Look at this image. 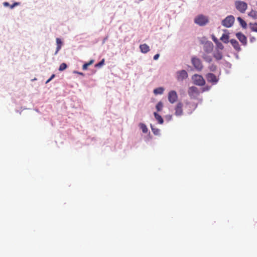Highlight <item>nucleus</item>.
I'll return each instance as SVG.
<instances>
[{
	"mask_svg": "<svg viewBox=\"0 0 257 257\" xmlns=\"http://www.w3.org/2000/svg\"><path fill=\"white\" fill-rule=\"evenodd\" d=\"M140 49L142 53H147L150 51L149 46L146 44H143L140 45Z\"/></svg>",
	"mask_w": 257,
	"mask_h": 257,
	"instance_id": "ddd939ff",
	"label": "nucleus"
},
{
	"mask_svg": "<svg viewBox=\"0 0 257 257\" xmlns=\"http://www.w3.org/2000/svg\"><path fill=\"white\" fill-rule=\"evenodd\" d=\"M213 39V41H214L216 44H217V43H218V42H219V41H218V40H217L216 38H215L214 37H213V39Z\"/></svg>",
	"mask_w": 257,
	"mask_h": 257,
	"instance_id": "72a5a7b5",
	"label": "nucleus"
},
{
	"mask_svg": "<svg viewBox=\"0 0 257 257\" xmlns=\"http://www.w3.org/2000/svg\"><path fill=\"white\" fill-rule=\"evenodd\" d=\"M187 77L188 73L184 70L179 71L177 72V79L179 81H182Z\"/></svg>",
	"mask_w": 257,
	"mask_h": 257,
	"instance_id": "0eeeda50",
	"label": "nucleus"
},
{
	"mask_svg": "<svg viewBox=\"0 0 257 257\" xmlns=\"http://www.w3.org/2000/svg\"><path fill=\"white\" fill-rule=\"evenodd\" d=\"M51 80H52V79H50V78L49 79H48V80L46 81V83H49V82Z\"/></svg>",
	"mask_w": 257,
	"mask_h": 257,
	"instance_id": "58836bf2",
	"label": "nucleus"
},
{
	"mask_svg": "<svg viewBox=\"0 0 257 257\" xmlns=\"http://www.w3.org/2000/svg\"><path fill=\"white\" fill-rule=\"evenodd\" d=\"M56 43H57V50L55 52V54H56L58 53V52L61 49V46L62 45V42L61 40H60V39H59V38L56 39Z\"/></svg>",
	"mask_w": 257,
	"mask_h": 257,
	"instance_id": "6ab92c4d",
	"label": "nucleus"
},
{
	"mask_svg": "<svg viewBox=\"0 0 257 257\" xmlns=\"http://www.w3.org/2000/svg\"><path fill=\"white\" fill-rule=\"evenodd\" d=\"M183 104L181 102L177 103L175 107V115L180 116L183 114Z\"/></svg>",
	"mask_w": 257,
	"mask_h": 257,
	"instance_id": "f8f14e48",
	"label": "nucleus"
},
{
	"mask_svg": "<svg viewBox=\"0 0 257 257\" xmlns=\"http://www.w3.org/2000/svg\"><path fill=\"white\" fill-rule=\"evenodd\" d=\"M152 130L153 133L155 135H158L160 133V130L158 129V128H153V127H152Z\"/></svg>",
	"mask_w": 257,
	"mask_h": 257,
	"instance_id": "c85d7f7f",
	"label": "nucleus"
},
{
	"mask_svg": "<svg viewBox=\"0 0 257 257\" xmlns=\"http://www.w3.org/2000/svg\"><path fill=\"white\" fill-rule=\"evenodd\" d=\"M139 125H140V128L142 129V131H143V132L144 133H147V132H148V128H147V126L145 124H144L143 123H140Z\"/></svg>",
	"mask_w": 257,
	"mask_h": 257,
	"instance_id": "5701e85b",
	"label": "nucleus"
},
{
	"mask_svg": "<svg viewBox=\"0 0 257 257\" xmlns=\"http://www.w3.org/2000/svg\"><path fill=\"white\" fill-rule=\"evenodd\" d=\"M234 17L230 15L226 17L221 22L222 25L226 28L231 27L234 22Z\"/></svg>",
	"mask_w": 257,
	"mask_h": 257,
	"instance_id": "f03ea898",
	"label": "nucleus"
},
{
	"mask_svg": "<svg viewBox=\"0 0 257 257\" xmlns=\"http://www.w3.org/2000/svg\"><path fill=\"white\" fill-rule=\"evenodd\" d=\"M156 109L158 111H160L162 110L163 107V104L161 101H159L156 105Z\"/></svg>",
	"mask_w": 257,
	"mask_h": 257,
	"instance_id": "b1692460",
	"label": "nucleus"
},
{
	"mask_svg": "<svg viewBox=\"0 0 257 257\" xmlns=\"http://www.w3.org/2000/svg\"><path fill=\"white\" fill-rule=\"evenodd\" d=\"M248 16L254 19H257V11L251 10L248 14Z\"/></svg>",
	"mask_w": 257,
	"mask_h": 257,
	"instance_id": "a211bd4d",
	"label": "nucleus"
},
{
	"mask_svg": "<svg viewBox=\"0 0 257 257\" xmlns=\"http://www.w3.org/2000/svg\"><path fill=\"white\" fill-rule=\"evenodd\" d=\"M67 67V66L66 64L65 63H63L60 65L59 68V70L60 71H62L64 70L65 69H66Z\"/></svg>",
	"mask_w": 257,
	"mask_h": 257,
	"instance_id": "cd10ccee",
	"label": "nucleus"
},
{
	"mask_svg": "<svg viewBox=\"0 0 257 257\" xmlns=\"http://www.w3.org/2000/svg\"><path fill=\"white\" fill-rule=\"evenodd\" d=\"M192 80L195 84L199 86H203L205 84V81L203 77L200 75L195 74L192 77Z\"/></svg>",
	"mask_w": 257,
	"mask_h": 257,
	"instance_id": "20e7f679",
	"label": "nucleus"
},
{
	"mask_svg": "<svg viewBox=\"0 0 257 257\" xmlns=\"http://www.w3.org/2000/svg\"><path fill=\"white\" fill-rule=\"evenodd\" d=\"M208 22V18L203 15H198L194 19L195 23L200 26H203L206 25Z\"/></svg>",
	"mask_w": 257,
	"mask_h": 257,
	"instance_id": "f257e3e1",
	"label": "nucleus"
},
{
	"mask_svg": "<svg viewBox=\"0 0 257 257\" xmlns=\"http://www.w3.org/2000/svg\"><path fill=\"white\" fill-rule=\"evenodd\" d=\"M220 40L224 43H228L229 42V36L227 34H223L220 38Z\"/></svg>",
	"mask_w": 257,
	"mask_h": 257,
	"instance_id": "aec40b11",
	"label": "nucleus"
},
{
	"mask_svg": "<svg viewBox=\"0 0 257 257\" xmlns=\"http://www.w3.org/2000/svg\"><path fill=\"white\" fill-rule=\"evenodd\" d=\"M202 58L207 62L210 63L212 60V57L209 54L204 53L202 55Z\"/></svg>",
	"mask_w": 257,
	"mask_h": 257,
	"instance_id": "2eb2a0df",
	"label": "nucleus"
},
{
	"mask_svg": "<svg viewBox=\"0 0 257 257\" xmlns=\"http://www.w3.org/2000/svg\"><path fill=\"white\" fill-rule=\"evenodd\" d=\"M164 91V89L163 87H158L154 90V93L155 94H162Z\"/></svg>",
	"mask_w": 257,
	"mask_h": 257,
	"instance_id": "412c9836",
	"label": "nucleus"
},
{
	"mask_svg": "<svg viewBox=\"0 0 257 257\" xmlns=\"http://www.w3.org/2000/svg\"><path fill=\"white\" fill-rule=\"evenodd\" d=\"M213 45L211 42L206 43L203 46V50L205 53H211L213 49Z\"/></svg>",
	"mask_w": 257,
	"mask_h": 257,
	"instance_id": "9d476101",
	"label": "nucleus"
},
{
	"mask_svg": "<svg viewBox=\"0 0 257 257\" xmlns=\"http://www.w3.org/2000/svg\"><path fill=\"white\" fill-rule=\"evenodd\" d=\"M216 45L218 48H219V49H220L221 50L223 49L224 48L223 45L219 42L216 44Z\"/></svg>",
	"mask_w": 257,
	"mask_h": 257,
	"instance_id": "7c9ffc66",
	"label": "nucleus"
},
{
	"mask_svg": "<svg viewBox=\"0 0 257 257\" xmlns=\"http://www.w3.org/2000/svg\"><path fill=\"white\" fill-rule=\"evenodd\" d=\"M213 57L216 59V60H220L222 58V55L221 52L219 51H217L214 53Z\"/></svg>",
	"mask_w": 257,
	"mask_h": 257,
	"instance_id": "f3484780",
	"label": "nucleus"
},
{
	"mask_svg": "<svg viewBox=\"0 0 257 257\" xmlns=\"http://www.w3.org/2000/svg\"><path fill=\"white\" fill-rule=\"evenodd\" d=\"M207 81L212 84L214 85L217 84L219 81V77L216 76L214 74L208 73L205 75Z\"/></svg>",
	"mask_w": 257,
	"mask_h": 257,
	"instance_id": "423d86ee",
	"label": "nucleus"
},
{
	"mask_svg": "<svg viewBox=\"0 0 257 257\" xmlns=\"http://www.w3.org/2000/svg\"><path fill=\"white\" fill-rule=\"evenodd\" d=\"M104 62V60L102 59L100 62H99L98 63L96 64L95 66L96 67H99V66H102V65H103Z\"/></svg>",
	"mask_w": 257,
	"mask_h": 257,
	"instance_id": "c756f323",
	"label": "nucleus"
},
{
	"mask_svg": "<svg viewBox=\"0 0 257 257\" xmlns=\"http://www.w3.org/2000/svg\"><path fill=\"white\" fill-rule=\"evenodd\" d=\"M188 94L190 97H195L199 95V91L196 87L192 86L189 88Z\"/></svg>",
	"mask_w": 257,
	"mask_h": 257,
	"instance_id": "1a4fd4ad",
	"label": "nucleus"
},
{
	"mask_svg": "<svg viewBox=\"0 0 257 257\" xmlns=\"http://www.w3.org/2000/svg\"><path fill=\"white\" fill-rule=\"evenodd\" d=\"M249 25L252 31L257 32V23H250Z\"/></svg>",
	"mask_w": 257,
	"mask_h": 257,
	"instance_id": "393cba45",
	"label": "nucleus"
},
{
	"mask_svg": "<svg viewBox=\"0 0 257 257\" xmlns=\"http://www.w3.org/2000/svg\"><path fill=\"white\" fill-rule=\"evenodd\" d=\"M209 70L211 72H215L217 69L216 65L214 64H211L208 67Z\"/></svg>",
	"mask_w": 257,
	"mask_h": 257,
	"instance_id": "a878e982",
	"label": "nucleus"
},
{
	"mask_svg": "<svg viewBox=\"0 0 257 257\" xmlns=\"http://www.w3.org/2000/svg\"><path fill=\"white\" fill-rule=\"evenodd\" d=\"M51 80H52V79H50V78L49 79H48V80L46 81V83H49V82Z\"/></svg>",
	"mask_w": 257,
	"mask_h": 257,
	"instance_id": "4c0bfd02",
	"label": "nucleus"
},
{
	"mask_svg": "<svg viewBox=\"0 0 257 257\" xmlns=\"http://www.w3.org/2000/svg\"><path fill=\"white\" fill-rule=\"evenodd\" d=\"M178 99L177 92L174 90L170 91L168 93V100L171 103L175 102Z\"/></svg>",
	"mask_w": 257,
	"mask_h": 257,
	"instance_id": "6e6552de",
	"label": "nucleus"
},
{
	"mask_svg": "<svg viewBox=\"0 0 257 257\" xmlns=\"http://www.w3.org/2000/svg\"><path fill=\"white\" fill-rule=\"evenodd\" d=\"M19 5V3H17V2H16V3H15L13 5H11V9H13V8H14L15 6H18V5Z\"/></svg>",
	"mask_w": 257,
	"mask_h": 257,
	"instance_id": "2f4dec72",
	"label": "nucleus"
},
{
	"mask_svg": "<svg viewBox=\"0 0 257 257\" xmlns=\"http://www.w3.org/2000/svg\"><path fill=\"white\" fill-rule=\"evenodd\" d=\"M230 43L233 47V48L236 50V51H239L240 50L239 45L238 44V42L235 39H231L230 41Z\"/></svg>",
	"mask_w": 257,
	"mask_h": 257,
	"instance_id": "4468645a",
	"label": "nucleus"
},
{
	"mask_svg": "<svg viewBox=\"0 0 257 257\" xmlns=\"http://www.w3.org/2000/svg\"><path fill=\"white\" fill-rule=\"evenodd\" d=\"M237 21L239 22L240 25L242 26L243 28H246L247 26V24L246 22L242 19L240 17L237 18Z\"/></svg>",
	"mask_w": 257,
	"mask_h": 257,
	"instance_id": "4be33fe9",
	"label": "nucleus"
},
{
	"mask_svg": "<svg viewBox=\"0 0 257 257\" xmlns=\"http://www.w3.org/2000/svg\"><path fill=\"white\" fill-rule=\"evenodd\" d=\"M154 115L156 119L158 121V122L160 124H162L163 123L164 120L160 114H159L157 112H154Z\"/></svg>",
	"mask_w": 257,
	"mask_h": 257,
	"instance_id": "dca6fc26",
	"label": "nucleus"
},
{
	"mask_svg": "<svg viewBox=\"0 0 257 257\" xmlns=\"http://www.w3.org/2000/svg\"><path fill=\"white\" fill-rule=\"evenodd\" d=\"M51 80H52V79H50V78L49 79H48V80L46 81V83H49V82Z\"/></svg>",
	"mask_w": 257,
	"mask_h": 257,
	"instance_id": "e433bc0d",
	"label": "nucleus"
},
{
	"mask_svg": "<svg viewBox=\"0 0 257 257\" xmlns=\"http://www.w3.org/2000/svg\"><path fill=\"white\" fill-rule=\"evenodd\" d=\"M93 60H90L89 62H88V63H86L85 64H84L83 66H82V68L83 70H86L87 69V67L93 64Z\"/></svg>",
	"mask_w": 257,
	"mask_h": 257,
	"instance_id": "bb28decb",
	"label": "nucleus"
},
{
	"mask_svg": "<svg viewBox=\"0 0 257 257\" xmlns=\"http://www.w3.org/2000/svg\"><path fill=\"white\" fill-rule=\"evenodd\" d=\"M55 76V74L52 75V76L50 77V79H52Z\"/></svg>",
	"mask_w": 257,
	"mask_h": 257,
	"instance_id": "c9c22d12",
	"label": "nucleus"
},
{
	"mask_svg": "<svg viewBox=\"0 0 257 257\" xmlns=\"http://www.w3.org/2000/svg\"><path fill=\"white\" fill-rule=\"evenodd\" d=\"M235 6L236 9L241 13H244L247 8V4L240 1H236L235 2Z\"/></svg>",
	"mask_w": 257,
	"mask_h": 257,
	"instance_id": "7ed1b4c3",
	"label": "nucleus"
},
{
	"mask_svg": "<svg viewBox=\"0 0 257 257\" xmlns=\"http://www.w3.org/2000/svg\"><path fill=\"white\" fill-rule=\"evenodd\" d=\"M191 62L194 68L198 70L201 71L203 69V65L201 60L195 57L192 58Z\"/></svg>",
	"mask_w": 257,
	"mask_h": 257,
	"instance_id": "39448f33",
	"label": "nucleus"
},
{
	"mask_svg": "<svg viewBox=\"0 0 257 257\" xmlns=\"http://www.w3.org/2000/svg\"><path fill=\"white\" fill-rule=\"evenodd\" d=\"M236 36L237 38L239 40V41L244 45H246L247 43V39L246 37L241 33H237L236 34Z\"/></svg>",
	"mask_w": 257,
	"mask_h": 257,
	"instance_id": "9b49d317",
	"label": "nucleus"
},
{
	"mask_svg": "<svg viewBox=\"0 0 257 257\" xmlns=\"http://www.w3.org/2000/svg\"><path fill=\"white\" fill-rule=\"evenodd\" d=\"M3 5L4 6H9V4L8 2L4 3Z\"/></svg>",
	"mask_w": 257,
	"mask_h": 257,
	"instance_id": "f704fd0d",
	"label": "nucleus"
},
{
	"mask_svg": "<svg viewBox=\"0 0 257 257\" xmlns=\"http://www.w3.org/2000/svg\"><path fill=\"white\" fill-rule=\"evenodd\" d=\"M159 56H160V55H159V54H156V55L154 56V59L155 60H157L159 58Z\"/></svg>",
	"mask_w": 257,
	"mask_h": 257,
	"instance_id": "473e14b6",
	"label": "nucleus"
}]
</instances>
